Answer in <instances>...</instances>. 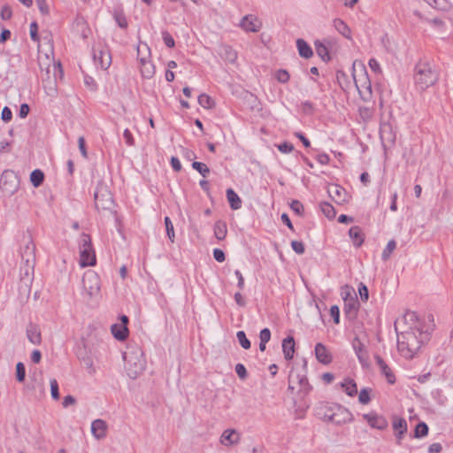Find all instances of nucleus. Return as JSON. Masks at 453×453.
I'll use <instances>...</instances> for the list:
<instances>
[{
    "label": "nucleus",
    "mask_w": 453,
    "mask_h": 453,
    "mask_svg": "<svg viewBox=\"0 0 453 453\" xmlns=\"http://www.w3.org/2000/svg\"><path fill=\"white\" fill-rule=\"evenodd\" d=\"M343 299L345 303V311H353L355 313L357 311L359 305L357 297L352 296L350 293H347Z\"/></svg>",
    "instance_id": "obj_33"
},
{
    "label": "nucleus",
    "mask_w": 453,
    "mask_h": 453,
    "mask_svg": "<svg viewBox=\"0 0 453 453\" xmlns=\"http://www.w3.org/2000/svg\"><path fill=\"white\" fill-rule=\"evenodd\" d=\"M428 434V426L425 422H419L414 431V436L416 438H422Z\"/></svg>",
    "instance_id": "obj_37"
},
{
    "label": "nucleus",
    "mask_w": 453,
    "mask_h": 453,
    "mask_svg": "<svg viewBox=\"0 0 453 453\" xmlns=\"http://www.w3.org/2000/svg\"><path fill=\"white\" fill-rule=\"evenodd\" d=\"M353 414L346 407L341 404H333L331 422L342 426L353 421Z\"/></svg>",
    "instance_id": "obj_9"
},
{
    "label": "nucleus",
    "mask_w": 453,
    "mask_h": 453,
    "mask_svg": "<svg viewBox=\"0 0 453 453\" xmlns=\"http://www.w3.org/2000/svg\"><path fill=\"white\" fill-rule=\"evenodd\" d=\"M276 147L283 154H288L294 150V145L288 142L277 144Z\"/></svg>",
    "instance_id": "obj_46"
},
{
    "label": "nucleus",
    "mask_w": 453,
    "mask_h": 453,
    "mask_svg": "<svg viewBox=\"0 0 453 453\" xmlns=\"http://www.w3.org/2000/svg\"><path fill=\"white\" fill-rule=\"evenodd\" d=\"M78 146H79V150H80L82 157L87 158L88 157V153H87V150H86L85 139H84L83 136L79 137V139H78Z\"/></svg>",
    "instance_id": "obj_59"
},
{
    "label": "nucleus",
    "mask_w": 453,
    "mask_h": 453,
    "mask_svg": "<svg viewBox=\"0 0 453 453\" xmlns=\"http://www.w3.org/2000/svg\"><path fill=\"white\" fill-rule=\"evenodd\" d=\"M297 386L299 387L298 394H300L302 397L309 395L312 389V387L310 385L305 373L292 371L288 376V389L293 392Z\"/></svg>",
    "instance_id": "obj_6"
},
{
    "label": "nucleus",
    "mask_w": 453,
    "mask_h": 453,
    "mask_svg": "<svg viewBox=\"0 0 453 453\" xmlns=\"http://www.w3.org/2000/svg\"><path fill=\"white\" fill-rule=\"evenodd\" d=\"M296 47L300 57L309 59L313 56L311 47L303 39L296 40Z\"/></svg>",
    "instance_id": "obj_26"
},
{
    "label": "nucleus",
    "mask_w": 453,
    "mask_h": 453,
    "mask_svg": "<svg viewBox=\"0 0 453 453\" xmlns=\"http://www.w3.org/2000/svg\"><path fill=\"white\" fill-rule=\"evenodd\" d=\"M83 289L90 296H96L99 294L101 288L100 278L94 271H88L84 273L82 278Z\"/></svg>",
    "instance_id": "obj_7"
},
{
    "label": "nucleus",
    "mask_w": 453,
    "mask_h": 453,
    "mask_svg": "<svg viewBox=\"0 0 453 453\" xmlns=\"http://www.w3.org/2000/svg\"><path fill=\"white\" fill-rule=\"evenodd\" d=\"M29 32H30V37H31L32 41H34L35 42H39L38 26H37L36 22H32L30 24Z\"/></svg>",
    "instance_id": "obj_51"
},
{
    "label": "nucleus",
    "mask_w": 453,
    "mask_h": 453,
    "mask_svg": "<svg viewBox=\"0 0 453 453\" xmlns=\"http://www.w3.org/2000/svg\"><path fill=\"white\" fill-rule=\"evenodd\" d=\"M35 3L37 4L41 13H42L44 15L49 14L50 9H49L46 0H35Z\"/></svg>",
    "instance_id": "obj_55"
},
{
    "label": "nucleus",
    "mask_w": 453,
    "mask_h": 453,
    "mask_svg": "<svg viewBox=\"0 0 453 453\" xmlns=\"http://www.w3.org/2000/svg\"><path fill=\"white\" fill-rule=\"evenodd\" d=\"M241 441V434L235 429H226L219 439L220 443L226 447L236 445Z\"/></svg>",
    "instance_id": "obj_14"
},
{
    "label": "nucleus",
    "mask_w": 453,
    "mask_h": 453,
    "mask_svg": "<svg viewBox=\"0 0 453 453\" xmlns=\"http://www.w3.org/2000/svg\"><path fill=\"white\" fill-rule=\"evenodd\" d=\"M192 167L196 170L203 177H206L210 173V169L204 163L194 161Z\"/></svg>",
    "instance_id": "obj_39"
},
{
    "label": "nucleus",
    "mask_w": 453,
    "mask_h": 453,
    "mask_svg": "<svg viewBox=\"0 0 453 453\" xmlns=\"http://www.w3.org/2000/svg\"><path fill=\"white\" fill-rule=\"evenodd\" d=\"M236 338L240 343V345L244 349H249L250 348V340L247 338L246 336V334L244 333V331H238L236 333Z\"/></svg>",
    "instance_id": "obj_41"
},
{
    "label": "nucleus",
    "mask_w": 453,
    "mask_h": 453,
    "mask_svg": "<svg viewBox=\"0 0 453 453\" xmlns=\"http://www.w3.org/2000/svg\"><path fill=\"white\" fill-rule=\"evenodd\" d=\"M139 60L141 63V73L142 77L146 79L151 78L155 73V67L153 64L145 57L140 58Z\"/></svg>",
    "instance_id": "obj_24"
},
{
    "label": "nucleus",
    "mask_w": 453,
    "mask_h": 453,
    "mask_svg": "<svg viewBox=\"0 0 453 453\" xmlns=\"http://www.w3.org/2000/svg\"><path fill=\"white\" fill-rule=\"evenodd\" d=\"M94 199L97 210H108L113 203L111 194L104 187L96 188Z\"/></svg>",
    "instance_id": "obj_10"
},
{
    "label": "nucleus",
    "mask_w": 453,
    "mask_h": 453,
    "mask_svg": "<svg viewBox=\"0 0 453 453\" xmlns=\"http://www.w3.org/2000/svg\"><path fill=\"white\" fill-rule=\"evenodd\" d=\"M375 360L380 367V372L386 377L388 382L389 384H394L395 382V377L392 370L380 356H375Z\"/></svg>",
    "instance_id": "obj_20"
},
{
    "label": "nucleus",
    "mask_w": 453,
    "mask_h": 453,
    "mask_svg": "<svg viewBox=\"0 0 453 453\" xmlns=\"http://www.w3.org/2000/svg\"><path fill=\"white\" fill-rule=\"evenodd\" d=\"M1 119L4 122H9L12 119V111L8 106H4L2 110Z\"/></svg>",
    "instance_id": "obj_53"
},
{
    "label": "nucleus",
    "mask_w": 453,
    "mask_h": 453,
    "mask_svg": "<svg viewBox=\"0 0 453 453\" xmlns=\"http://www.w3.org/2000/svg\"><path fill=\"white\" fill-rule=\"evenodd\" d=\"M349 236L352 240L355 247L359 248L364 242V234L359 226H354L349 230Z\"/></svg>",
    "instance_id": "obj_25"
},
{
    "label": "nucleus",
    "mask_w": 453,
    "mask_h": 453,
    "mask_svg": "<svg viewBox=\"0 0 453 453\" xmlns=\"http://www.w3.org/2000/svg\"><path fill=\"white\" fill-rule=\"evenodd\" d=\"M404 319L413 322L414 326L397 335V349L404 358L411 359L429 340L432 327L423 325L414 311L406 312Z\"/></svg>",
    "instance_id": "obj_1"
},
{
    "label": "nucleus",
    "mask_w": 453,
    "mask_h": 453,
    "mask_svg": "<svg viewBox=\"0 0 453 453\" xmlns=\"http://www.w3.org/2000/svg\"><path fill=\"white\" fill-rule=\"evenodd\" d=\"M315 48H316V51H317L318 55L323 60H327L328 61L330 59L328 50H327L326 46L323 42H315Z\"/></svg>",
    "instance_id": "obj_36"
},
{
    "label": "nucleus",
    "mask_w": 453,
    "mask_h": 453,
    "mask_svg": "<svg viewBox=\"0 0 453 453\" xmlns=\"http://www.w3.org/2000/svg\"><path fill=\"white\" fill-rule=\"evenodd\" d=\"M214 235L219 241H222L226 238L227 234L226 223L224 220H217L213 227Z\"/></svg>",
    "instance_id": "obj_30"
},
{
    "label": "nucleus",
    "mask_w": 453,
    "mask_h": 453,
    "mask_svg": "<svg viewBox=\"0 0 453 453\" xmlns=\"http://www.w3.org/2000/svg\"><path fill=\"white\" fill-rule=\"evenodd\" d=\"M123 137L125 139V142L128 146H133L134 144V139L133 137L132 133L129 129L126 128L123 132Z\"/></svg>",
    "instance_id": "obj_58"
},
{
    "label": "nucleus",
    "mask_w": 453,
    "mask_h": 453,
    "mask_svg": "<svg viewBox=\"0 0 453 453\" xmlns=\"http://www.w3.org/2000/svg\"><path fill=\"white\" fill-rule=\"evenodd\" d=\"M352 347L357 359L363 367L369 365V355L365 344L357 338H354Z\"/></svg>",
    "instance_id": "obj_12"
},
{
    "label": "nucleus",
    "mask_w": 453,
    "mask_h": 453,
    "mask_svg": "<svg viewBox=\"0 0 453 453\" xmlns=\"http://www.w3.org/2000/svg\"><path fill=\"white\" fill-rule=\"evenodd\" d=\"M330 315L334 319L335 324H339L340 322V310L337 305H333L330 308Z\"/></svg>",
    "instance_id": "obj_56"
},
{
    "label": "nucleus",
    "mask_w": 453,
    "mask_h": 453,
    "mask_svg": "<svg viewBox=\"0 0 453 453\" xmlns=\"http://www.w3.org/2000/svg\"><path fill=\"white\" fill-rule=\"evenodd\" d=\"M25 377H26L25 365H24V364L22 362H19L16 365V378H17V380L19 381V382H22V381H24Z\"/></svg>",
    "instance_id": "obj_44"
},
{
    "label": "nucleus",
    "mask_w": 453,
    "mask_h": 453,
    "mask_svg": "<svg viewBox=\"0 0 453 453\" xmlns=\"http://www.w3.org/2000/svg\"><path fill=\"white\" fill-rule=\"evenodd\" d=\"M27 337L32 344L40 345L42 342V335L38 326L30 324L27 328Z\"/></svg>",
    "instance_id": "obj_22"
},
{
    "label": "nucleus",
    "mask_w": 453,
    "mask_h": 453,
    "mask_svg": "<svg viewBox=\"0 0 453 453\" xmlns=\"http://www.w3.org/2000/svg\"><path fill=\"white\" fill-rule=\"evenodd\" d=\"M164 221L168 239L170 240L171 242H173L175 238L173 225L169 217H165Z\"/></svg>",
    "instance_id": "obj_38"
},
{
    "label": "nucleus",
    "mask_w": 453,
    "mask_h": 453,
    "mask_svg": "<svg viewBox=\"0 0 453 453\" xmlns=\"http://www.w3.org/2000/svg\"><path fill=\"white\" fill-rule=\"evenodd\" d=\"M320 210L322 213L329 219H334L336 215L335 209L331 203L327 202H323L320 203Z\"/></svg>",
    "instance_id": "obj_35"
},
{
    "label": "nucleus",
    "mask_w": 453,
    "mask_h": 453,
    "mask_svg": "<svg viewBox=\"0 0 453 453\" xmlns=\"http://www.w3.org/2000/svg\"><path fill=\"white\" fill-rule=\"evenodd\" d=\"M372 389L369 388H364L360 390L358 395V401L362 404H367L371 401L370 393Z\"/></svg>",
    "instance_id": "obj_42"
},
{
    "label": "nucleus",
    "mask_w": 453,
    "mask_h": 453,
    "mask_svg": "<svg viewBox=\"0 0 453 453\" xmlns=\"http://www.w3.org/2000/svg\"><path fill=\"white\" fill-rule=\"evenodd\" d=\"M393 429L395 432V436L400 441L404 434L407 432V422L403 418L395 417L392 422Z\"/></svg>",
    "instance_id": "obj_19"
},
{
    "label": "nucleus",
    "mask_w": 453,
    "mask_h": 453,
    "mask_svg": "<svg viewBox=\"0 0 453 453\" xmlns=\"http://www.w3.org/2000/svg\"><path fill=\"white\" fill-rule=\"evenodd\" d=\"M114 19L119 27L126 28L127 27V19L122 12H116L114 13Z\"/></svg>",
    "instance_id": "obj_48"
},
{
    "label": "nucleus",
    "mask_w": 453,
    "mask_h": 453,
    "mask_svg": "<svg viewBox=\"0 0 453 453\" xmlns=\"http://www.w3.org/2000/svg\"><path fill=\"white\" fill-rule=\"evenodd\" d=\"M314 351L316 358L321 364L327 365L332 362V356L324 344L317 343Z\"/></svg>",
    "instance_id": "obj_17"
},
{
    "label": "nucleus",
    "mask_w": 453,
    "mask_h": 453,
    "mask_svg": "<svg viewBox=\"0 0 453 453\" xmlns=\"http://www.w3.org/2000/svg\"><path fill=\"white\" fill-rule=\"evenodd\" d=\"M362 417L372 428L385 430L388 427V423L387 419L382 415H379L374 411L363 414Z\"/></svg>",
    "instance_id": "obj_11"
},
{
    "label": "nucleus",
    "mask_w": 453,
    "mask_h": 453,
    "mask_svg": "<svg viewBox=\"0 0 453 453\" xmlns=\"http://www.w3.org/2000/svg\"><path fill=\"white\" fill-rule=\"evenodd\" d=\"M198 104L205 109H211L213 106L211 98L206 94H201L198 96Z\"/></svg>",
    "instance_id": "obj_43"
},
{
    "label": "nucleus",
    "mask_w": 453,
    "mask_h": 453,
    "mask_svg": "<svg viewBox=\"0 0 453 453\" xmlns=\"http://www.w3.org/2000/svg\"><path fill=\"white\" fill-rule=\"evenodd\" d=\"M113 336L119 341H124L128 335V329L125 325L114 324L111 327Z\"/></svg>",
    "instance_id": "obj_32"
},
{
    "label": "nucleus",
    "mask_w": 453,
    "mask_h": 453,
    "mask_svg": "<svg viewBox=\"0 0 453 453\" xmlns=\"http://www.w3.org/2000/svg\"><path fill=\"white\" fill-rule=\"evenodd\" d=\"M275 78L280 83H287L289 81L290 75L288 71L280 69L276 72Z\"/></svg>",
    "instance_id": "obj_45"
},
{
    "label": "nucleus",
    "mask_w": 453,
    "mask_h": 453,
    "mask_svg": "<svg viewBox=\"0 0 453 453\" xmlns=\"http://www.w3.org/2000/svg\"><path fill=\"white\" fill-rule=\"evenodd\" d=\"M108 425L106 421L96 418L91 423V434L96 440H103L106 437Z\"/></svg>",
    "instance_id": "obj_15"
},
{
    "label": "nucleus",
    "mask_w": 453,
    "mask_h": 453,
    "mask_svg": "<svg viewBox=\"0 0 453 453\" xmlns=\"http://www.w3.org/2000/svg\"><path fill=\"white\" fill-rule=\"evenodd\" d=\"M291 247L293 249V250L301 255V254H303L304 253V244L302 242H299V241H292L291 242Z\"/></svg>",
    "instance_id": "obj_52"
},
{
    "label": "nucleus",
    "mask_w": 453,
    "mask_h": 453,
    "mask_svg": "<svg viewBox=\"0 0 453 453\" xmlns=\"http://www.w3.org/2000/svg\"><path fill=\"white\" fill-rule=\"evenodd\" d=\"M396 247V243L394 240H390L385 249L382 251L381 257L383 260H388L391 256L392 252Z\"/></svg>",
    "instance_id": "obj_40"
},
{
    "label": "nucleus",
    "mask_w": 453,
    "mask_h": 453,
    "mask_svg": "<svg viewBox=\"0 0 453 453\" xmlns=\"http://www.w3.org/2000/svg\"><path fill=\"white\" fill-rule=\"evenodd\" d=\"M271 339V331L268 328H264L259 333L260 342H269Z\"/></svg>",
    "instance_id": "obj_61"
},
{
    "label": "nucleus",
    "mask_w": 453,
    "mask_h": 453,
    "mask_svg": "<svg viewBox=\"0 0 453 453\" xmlns=\"http://www.w3.org/2000/svg\"><path fill=\"white\" fill-rule=\"evenodd\" d=\"M30 108L27 104H22L19 108V116L21 119H25L29 113Z\"/></svg>",
    "instance_id": "obj_62"
},
{
    "label": "nucleus",
    "mask_w": 453,
    "mask_h": 453,
    "mask_svg": "<svg viewBox=\"0 0 453 453\" xmlns=\"http://www.w3.org/2000/svg\"><path fill=\"white\" fill-rule=\"evenodd\" d=\"M240 26L247 32H257L260 28V22L256 17L247 15L241 20Z\"/></svg>",
    "instance_id": "obj_18"
},
{
    "label": "nucleus",
    "mask_w": 453,
    "mask_h": 453,
    "mask_svg": "<svg viewBox=\"0 0 453 453\" xmlns=\"http://www.w3.org/2000/svg\"><path fill=\"white\" fill-rule=\"evenodd\" d=\"M125 369L128 377L136 379L145 369L146 360L142 349L136 346H128L123 352Z\"/></svg>",
    "instance_id": "obj_2"
},
{
    "label": "nucleus",
    "mask_w": 453,
    "mask_h": 453,
    "mask_svg": "<svg viewBox=\"0 0 453 453\" xmlns=\"http://www.w3.org/2000/svg\"><path fill=\"white\" fill-rule=\"evenodd\" d=\"M235 372L237 373V375L242 379V380H244L246 379L247 377V370L245 368V366L242 365V364H237L235 365Z\"/></svg>",
    "instance_id": "obj_57"
},
{
    "label": "nucleus",
    "mask_w": 453,
    "mask_h": 453,
    "mask_svg": "<svg viewBox=\"0 0 453 453\" xmlns=\"http://www.w3.org/2000/svg\"><path fill=\"white\" fill-rule=\"evenodd\" d=\"M439 80V73L427 61H420L415 66L414 83L418 89L424 91L434 86Z\"/></svg>",
    "instance_id": "obj_3"
},
{
    "label": "nucleus",
    "mask_w": 453,
    "mask_h": 453,
    "mask_svg": "<svg viewBox=\"0 0 453 453\" xmlns=\"http://www.w3.org/2000/svg\"><path fill=\"white\" fill-rule=\"evenodd\" d=\"M162 39L165 42V44L168 47V48H173L174 45H175V42H174V39L173 37L171 35V34L167 31H163L162 32Z\"/></svg>",
    "instance_id": "obj_49"
},
{
    "label": "nucleus",
    "mask_w": 453,
    "mask_h": 453,
    "mask_svg": "<svg viewBox=\"0 0 453 453\" xmlns=\"http://www.w3.org/2000/svg\"><path fill=\"white\" fill-rule=\"evenodd\" d=\"M93 59L97 67L107 70L111 64V55L107 46L98 44L93 48Z\"/></svg>",
    "instance_id": "obj_8"
},
{
    "label": "nucleus",
    "mask_w": 453,
    "mask_h": 453,
    "mask_svg": "<svg viewBox=\"0 0 453 453\" xmlns=\"http://www.w3.org/2000/svg\"><path fill=\"white\" fill-rule=\"evenodd\" d=\"M226 198L231 209L238 210L242 207V200L234 189L228 188L226 190Z\"/></svg>",
    "instance_id": "obj_31"
},
{
    "label": "nucleus",
    "mask_w": 453,
    "mask_h": 453,
    "mask_svg": "<svg viewBox=\"0 0 453 453\" xmlns=\"http://www.w3.org/2000/svg\"><path fill=\"white\" fill-rule=\"evenodd\" d=\"M368 65L371 70L374 73H379L381 72L380 63L375 58H371L368 62Z\"/></svg>",
    "instance_id": "obj_60"
},
{
    "label": "nucleus",
    "mask_w": 453,
    "mask_h": 453,
    "mask_svg": "<svg viewBox=\"0 0 453 453\" xmlns=\"http://www.w3.org/2000/svg\"><path fill=\"white\" fill-rule=\"evenodd\" d=\"M171 166L175 172H180L181 170V164L178 157H173L171 158Z\"/></svg>",
    "instance_id": "obj_63"
},
{
    "label": "nucleus",
    "mask_w": 453,
    "mask_h": 453,
    "mask_svg": "<svg viewBox=\"0 0 453 453\" xmlns=\"http://www.w3.org/2000/svg\"><path fill=\"white\" fill-rule=\"evenodd\" d=\"M290 207L298 215H301L303 212V205L298 200H293Z\"/></svg>",
    "instance_id": "obj_54"
},
{
    "label": "nucleus",
    "mask_w": 453,
    "mask_h": 453,
    "mask_svg": "<svg viewBox=\"0 0 453 453\" xmlns=\"http://www.w3.org/2000/svg\"><path fill=\"white\" fill-rule=\"evenodd\" d=\"M79 250V265L81 267L94 266L96 264V252L92 245L91 237L85 233H82L80 236Z\"/></svg>",
    "instance_id": "obj_5"
},
{
    "label": "nucleus",
    "mask_w": 453,
    "mask_h": 453,
    "mask_svg": "<svg viewBox=\"0 0 453 453\" xmlns=\"http://www.w3.org/2000/svg\"><path fill=\"white\" fill-rule=\"evenodd\" d=\"M35 246L33 242H27L26 246L23 248L21 251V257L22 259H24L27 265L29 263L33 264V262L35 261Z\"/></svg>",
    "instance_id": "obj_29"
},
{
    "label": "nucleus",
    "mask_w": 453,
    "mask_h": 453,
    "mask_svg": "<svg viewBox=\"0 0 453 453\" xmlns=\"http://www.w3.org/2000/svg\"><path fill=\"white\" fill-rule=\"evenodd\" d=\"M341 387L349 396H355L357 394V383L349 377L341 382Z\"/></svg>",
    "instance_id": "obj_28"
},
{
    "label": "nucleus",
    "mask_w": 453,
    "mask_h": 453,
    "mask_svg": "<svg viewBox=\"0 0 453 453\" xmlns=\"http://www.w3.org/2000/svg\"><path fill=\"white\" fill-rule=\"evenodd\" d=\"M327 192L332 200L337 204H343L349 201L348 192L337 184L329 186Z\"/></svg>",
    "instance_id": "obj_13"
},
{
    "label": "nucleus",
    "mask_w": 453,
    "mask_h": 453,
    "mask_svg": "<svg viewBox=\"0 0 453 453\" xmlns=\"http://www.w3.org/2000/svg\"><path fill=\"white\" fill-rule=\"evenodd\" d=\"M357 62H353L351 66V75L360 97L364 101H370L372 96V83L368 77L365 66L360 64V74L356 73Z\"/></svg>",
    "instance_id": "obj_4"
},
{
    "label": "nucleus",
    "mask_w": 453,
    "mask_h": 453,
    "mask_svg": "<svg viewBox=\"0 0 453 453\" xmlns=\"http://www.w3.org/2000/svg\"><path fill=\"white\" fill-rule=\"evenodd\" d=\"M334 27L347 39H351V30L346 22L341 19H334L333 21Z\"/></svg>",
    "instance_id": "obj_27"
},
{
    "label": "nucleus",
    "mask_w": 453,
    "mask_h": 453,
    "mask_svg": "<svg viewBox=\"0 0 453 453\" xmlns=\"http://www.w3.org/2000/svg\"><path fill=\"white\" fill-rule=\"evenodd\" d=\"M441 449H442V447H441V443L434 442L429 446L428 452L429 453H440L441 451Z\"/></svg>",
    "instance_id": "obj_64"
},
{
    "label": "nucleus",
    "mask_w": 453,
    "mask_h": 453,
    "mask_svg": "<svg viewBox=\"0 0 453 453\" xmlns=\"http://www.w3.org/2000/svg\"><path fill=\"white\" fill-rule=\"evenodd\" d=\"M358 293L360 296V299L363 302H366L369 298V291L367 287L364 283H359L358 285Z\"/></svg>",
    "instance_id": "obj_50"
},
{
    "label": "nucleus",
    "mask_w": 453,
    "mask_h": 453,
    "mask_svg": "<svg viewBox=\"0 0 453 453\" xmlns=\"http://www.w3.org/2000/svg\"><path fill=\"white\" fill-rule=\"evenodd\" d=\"M219 54L223 60L231 64L237 59V52L229 45H221Z\"/></svg>",
    "instance_id": "obj_21"
},
{
    "label": "nucleus",
    "mask_w": 453,
    "mask_h": 453,
    "mask_svg": "<svg viewBox=\"0 0 453 453\" xmlns=\"http://www.w3.org/2000/svg\"><path fill=\"white\" fill-rule=\"evenodd\" d=\"M50 394L54 400L59 399L58 383L56 379L50 380Z\"/></svg>",
    "instance_id": "obj_47"
},
{
    "label": "nucleus",
    "mask_w": 453,
    "mask_h": 453,
    "mask_svg": "<svg viewBox=\"0 0 453 453\" xmlns=\"http://www.w3.org/2000/svg\"><path fill=\"white\" fill-rule=\"evenodd\" d=\"M282 351L287 360H291L295 353V340L293 336H288L282 341Z\"/></svg>",
    "instance_id": "obj_23"
},
{
    "label": "nucleus",
    "mask_w": 453,
    "mask_h": 453,
    "mask_svg": "<svg viewBox=\"0 0 453 453\" xmlns=\"http://www.w3.org/2000/svg\"><path fill=\"white\" fill-rule=\"evenodd\" d=\"M44 180V173L39 170H34L30 174V181L35 188L40 187Z\"/></svg>",
    "instance_id": "obj_34"
},
{
    "label": "nucleus",
    "mask_w": 453,
    "mask_h": 453,
    "mask_svg": "<svg viewBox=\"0 0 453 453\" xmlns=\"http://www.w3.org/2000/svg\"><path fill=\"white\" fill-rule=\"evenodd\" d=\"M333 404V403H319L315 409L316 416L324 421L331 422Z\"/></svg>",
    "instance_id": "obj_16"
}]
</instances>
